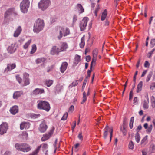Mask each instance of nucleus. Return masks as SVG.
I'll return each mask as SVG.
<instances>
[{
  "mask_svg": "<svg viewBox=\"0 0 155 155\" xmlns=\"http://www.w3.org/2000/svg\"><path fill=\"white\" fill-rule=\"evenodd\" d=\"M44 26L43 20L38 19L34 24L33 30L34 32L37 33L39 32L43 29Z\"/></svg>",
  "mask_w": 155,
  "mask_h": 155,
  "instance_id": "obj_1",
  "label": "nucleus"
},
{
  "mask_svg": "<svg viewBox=\"0 0 155 155\" xmlns=\"http://www.w3.org/2000/svg\"><path fill=\"white\" fill-rule=\"evenodd\" d=\"M51 4L50 0H41L38 3V8L42 11L46 10Z\"/></svg>",
  "mask_w": 155,
  "mask_h": 155,
  "instance_id": "obj_2",
  "label": "nucleus"
},
{
  "mask_svg": "<svg viewBox=\"0 0 155 155\" xmlns=\"http://www.w3.org/2000/svg\"><path fill=\"white\" fill-rule=\"evenodd\" d=\"M37 107L38 109L45 110L47 112L49 111L50 109L49 103L45 101H39Z\"/></svg>",
  "mask_w": 155,
  "mask_h": 155,
  "instance_id": "obj_3",
  "label": "nucleus"
},
{
  "mask_svg": "<svg viewBox=\"0 0 155 155\" xmlns=\"http://www.w3.org/2000/svg\"><path fill=\"white\" fill-rule=\"evenodd\" d=\"M29 0H23L20 5L21 11L23 13H26L28 11V9L30 5Z\"/></svg>",
  "mask_w": 155,
  "mask_h": 155,
  "instance_id": "obj_4",
  "label": "nucleus"
},
{
  "mask_svg": "<svg viewBox=\"0 0 155 155\" xmlns=\"http://www.w3.org/2000/svg\"><path fill=\"white\" fill-rule=\"evenodd\" d=\"M88 20L89 18L88 17H85L81 21L79 24L81 31H83L86 29Z\"/></svg>",
  "mask_w": 155,
  "mask_h": 155,
  "instance_id": "obj_5",
  "label": "nucleus"
},
{
  "mask_svg": "<svg viewBox=\"0 0 155 155\" xmlns=\"http://www.w3.org/2000/svg\"><path fill=\"white\" fill-rule=\"evenodd\" d=\"M109 128L108 126L107 125L104 129L105 130L104 133L103 137L104 139H106L108 135V131H109L110 133V142L112 137L113 130L112 127L109 128Z\"/></svg>",
  "mask_w": 155,
  "mask_h": 155,
  "instance_id": "obj_6",
  "label": "nucleus"
},
{
  "mask_svg": "<svg viewBox=\"0 0 155 155\" xmlns=\"http://www.w3.org/2000/svg\"><path fill=\"white\" fill-rule=\"evenodd\" d=\"M8 128V125L6 123H2L0 125V134L3 135L6 133Z\"/></svg>",
  "mask_w": 155,
  "mask_h": 155,
  "instance_id": "obj_7",
  "label": "nucleus"
},
{
  "mask_svg": "<svg viewBox=\"0 0 155 155\" xmlns=\"http://www.w3.org/2000/svg\"><path fill=\"white\" fill-rule=\"evenodd\" d=\"M63 27L59 26L57 27L56 34L58 40H60L63 36Z\"/></svg>",
  "mask_w": 155,
  "mask_h": 155,
  "instance_id": "obj_8",
  "label": "nucleus"
},
{
  "mask_svg": "<svg viewBox=\"0 0 155 155\" xmlns=\"http://www.w3.org/2000/svg\"><path fill=\"white\" fill-rule=\"evenodd\" d=\"M45 93V91L42 88H36L32 92V94L34 95H41Z\"/></svg>",
  "mask_w": 155,
  "mask_h": 155,
  "instance_id": "obj_9",
  "label": "nucleus"
},
{
  "mask_svg": "<svg viewBox=\"0 0 155 155\" xmlns=\"http://www.w3.org/2000/svg\"><path fill=\"white\" fill-rule=\"evenodd\" d=\"M16 65L15 64H7L6 68L4 70V73H7L11 70L14 69L16 67Z\"/></svg>",
  "mask_w": 155,
  "mask_h": 155,
  "instance_id": "obj_10",
  "label": "nucleus"
},
{
  "mask_svg": "<svg viewBox=\"0 0 155 155\" xmlns=\"http://www.w3.org/2000/svg\"><path fill=\"white\" fill-rule=\"evenodd\" d=\"M145 99L142 102L143 107L144 110L148 109L149 107L148 104L149 103V99L147 94L145 96Z\"/></svg>",
  "mask_w": 155,
  "mask_h": 155,
  "instance_id": "obj_11",
  "label": "nucleus"
},
{
  "mask_svg": "<svg viewBox=\"0 0 155 155\" xmlns=\"http://www.w3.org/2000/svg\"><path fill=\"white\" fill-rule=\"evenodd\" d=\"M47 127H48L46 124L45 122L43 121L40 125L39 129L41 132L44 133L46 131Z\"/></svg>",
  "mask_w": 155,
  "mask_h": 155,
  "instance_id": "obj_12",
  "label": "nucleus"
},
{
  "mask_svg": "<svg viewBox=\"0 0 155 155\" xmlns=\"http://www.w3.org/2000/svg\"><path fill=\"white\" fill-rule=\"evenodd\" d=\"M60 52L59 48L56 46H53L50 51V53L52 55L58 54Z\"/></svg>",
  "mask_w": 155,
  "mask_h": 155,
  "instance_id": "obj_13",
  "label": "nucleus"
},
{
  "mask_svg": "<svg viewBox=\"0 0 155 155\" xmlns=\"http://www.w3.org/2000/svg\"><path fill=\"white\" fill-rule=\"evenodd\" d=\"M29 74L27 73H24L23 74V82L24 83L23 85L26 86L28 85L29 84L28 77Z\"/></svg>",
  "mask_w": 155,
  "mask_h": 155,
  "instance_id": "obj_14",
  "label": "nucleus"
},
{
  "mask_svg": "<svg viewBox=\"0 0 155 155\" xmlns=\"http://www.w3.org/2000/svg\"><path fill=\"white\" fill-rule=\"evenodd\" d=\"M30 126V124L28 122H23L21 123L20 124V128L22 130L25 129H28Z\"/></svg>",
  "mask_w": 155,
  "mask_h": 155,
  "instance_id": "obj_15",
  "label": "nucleus"
},
{
  "mask_svg": "<svg viewBox=\"0 0 155 155\" xmlns=\"http://www.w3.org/2000/svg\"><path fill=\"white\" fill-rule=\"evenodd\" d=\"M22 148L21 151L24 152H28L31 150L30 146L28 144L25 143H23Z\"/></svg>",
  "mask_w": 155,
  "mask_h": 155,
  "instance_id": "obj_16",
  "label": "nucleus"
},
{
  "mask_svg": "<svg viewBox=\"0 0 155 155\" xmlns=\"http://www.w3.org/2000/svg\"><path fill=\"white\" fill-rule=\"evenodd\" d=\"M68 47V44L66 42H62L59 48V51L60 52L65 51Z\"/></svg>",
  "mask_w": 155,
  "mask_h": 155,
  "instance_id": "obj_17",
  "label": "nucleus"
},
{
  "mask_svg": "<svg viewBox=\"0 0 155 155\" xmlns=\"http://www.w3.org/2000/svg\"><path fill=\"white\" fill-rule=\"evenodd\" d=\"M15 45V44H12L8 47L7 50L8 53L12 54L15 51L16 48Z\"/></svg>",
  "mask_w": 155,
  "mask_h": 155,
  "instance_id": "obj_18",
  "label": "nucleus"
},
{
  "mask_svg": "<svg viewBox=\"0 0 155 155\" xmlns=\"http://www.w3.org/2000/svg\"><path fill=\"white\" fill-rule=\"evenodd\" d=\"M10 111L11 114L13 115L17 113L18 111V107L16 105L13 106L11 107L10 110Z\"/></svg>",
  "mask_w": 155,
  "mask_h": 155,
  "instance_id": "obj_19",
  "label": "nucleus"
},
{
  "mask_svg": "<svg viewBox=\"0 0 155 155\" xmlns=\"http://www.w3.org/2000/svg\"><path fill=\"white\" fill-rule=\"evenodd\" d=\"M68 65V64L67 62H63L60 68V71L62 73H63L64 72L67 68Z\"/></svg>",
  "mask_w": 155,
  "mask_h": 155,
  "instance_id": "obj_20",
  "label": "nucleus"
},
{
  "mask_svg": "<svg viewBox=\"0 0 155 155\" xmlns=\"http://www.w3.org/2000/svg\"><path fill=\"white\" fill-rule=\"evenodd\" d=\"M22 29L20 26H18L14 34V37H18L20 34L21 31Z\"/></svg>",
  "mask_w": 155,
  "mask_h": 155,
  "instance_id": "obj_21",
  "label": "nucleus"
},
{
  "mask_svg": "<svg viewBox=\"0 0 155 155\" xmlns=\"http://www.w3.org/2000/svg\"><path fill=\"white\" fill-rule=\"evenodd\" d=\"M63 36L65 37L70 34V30L68 28L63 27Z\"/></svg>",
  "mask_w": 155,
  "mask_h": 155,
  "instance_id": "obj_22",
  "label": "nucleus"
},
{
  "mask_svg": "<svg viewBox=\"0 0 155 155\" xmlns=\"http://www.w3.org/2000/svg\"><path fill=\"white\" fill-rule=\"evenodd\" d=\"M107 15V10L106 9H105L102 12L101 14V20L102 21H104L106 19Z\"/></svg>",
  "mask_w": 155,
  "mask_h": 155,
  "instance_id": "obj_23",
  "label": "nucleus"
},
{
  "mask_svg": "<svg viewBox=\"0 0 155 155\" xmlns=\"http://www.w3.org/2000/svg\"><path fill=\"white\" fill-rule=\"evenodd\" d=\"M21 91H15L13 94V98L14 99H17L21 95Z\"/></svg>",
  "mask_w": 155,
  "mask_h": 155,
  "instance_id": "obj_24",
  "label": "nucleus"
},
{
  "mask_svg": "<svg viewBox=\"0 0 155 155\" xmlns=\"http://www.w3.org/2000/svg\"><path fill=\"white\" fill-rule=\"evenodd\" d=\"M155 150V144H151L149 147L148 152L150 153H151L154 152Z\"/></svg>",
  "mask_w": 155,
  "mask_h": 155,
  "instance_id": "obj_25",
  "label": "nucleus"
},
{
  "mask_svg": "<svg viewBox=\"0 0 155 155\" xmlns=\"http://www.w3.org/2000/svg\"><path fill=\"white\" fill-rule=\"evenodd\" d=\"M77 6L78 9V10L79 13L81 14L84 12V9L81 4H78L77 5Z\"/></svg>",
  "mask_w": 155,
  "mask_h": 155,
  "instance_id": "obj_26",
  "label": "nucleus"
},
{
  "mask_svg": "<svg viewBox=\"0 0 155 155\" xmlns=\"http://www.w3.org/2000/svg\"><path fill=\"white\" fill-rule=\"evenodd\" d=\"M51 136V135L48 133L43 135L41 138V140L42 141H45L49 139Z\"/></svg>",
  "mask_w": 155,
  "mask_h": 155,
  "instance_id": "obj_27",
  "label": "nucleus"
},
{
  "mask_svg": "<svg viewBox=\"0 0 155 155\" xmlns=\"http://www.w3.org/2000/svg\"><path fill=\"white\" fill-rule=\"evenodd\" d=\"M23 143H17L15 144V147L16 149L20 151H21L22 148V147Z\"/></svg>",
  "mask_w": 155,
  "mask_h": 155,
  "instance_id": "obj_28",
  "label": "nucleus"
},
{
  "mask_svg": "<svg viewBox=\"0 0 155 155\" xmlns=\"http://www.w3.org/2000/svg\"><path fill=\"white\" fill-rule=\"evenodd\" d=\"M143 85V82L142 81H140L138 84L137 87V92L138 93L140 92L142 89V87Z\"/></svg>",
  "mask_w": 155,
  "mask_h": 155,
  "instance_id": "obj_29",
  "label": "nucleus"
},
{
  "mask_svg": "<svg viewBox=\"0 0 155 155\" xmlns=\"http://www.w3.org/2000/svg\"><path fill=\"white\" fill-rule=\"evenodd\" d=\"M53 81L51 80H46L45 82V84L48 87H49L53 84Z\"/></svg>",
  "mask_w": 155,
  "mask_h": 155,
  "instance_id": "obj_30",
  "label": "nucleus"
},
{
  "mask_svg": "<svg viewBox=\"0 0 155 155\" xmlns=\"http://www.w3.org/2000/svg\"><path fill=\"white\" fill-rule=\"evenodd\" d=\"M87 100V97L86 93L84 91L83 93V99L82 101L81 102V104H84Z\"/></svg>",
  "mask_w": 155,
  "mask_h": 155,
  "instance_id": "obj_31",
  "label": "nucleus"
},
{
  "mask_svg": "<svg viewBox=\"0 0 155 155\" xmlns=\"http://www.w3.org/2000/svg\"><path fill=\"white\" fill-rule=\"evenodd\" d=\"M45 61V59L44 58H41L37 59L35 62L37 64H39L44 62Z\"/></svg>",
  "mask_w": 155,
  "mask_h": 155,
  "instance_id": "obj_32",
  "label": "nucleus"
},
{
  "mask_svg": "<svg viewBox=\"0 0 155 155\" xmlns=\"http://www.w3.org/2000/svg\"><path fill=\"white\" fill-rule=\"evenodd\" d=\"M12 12V9H9L7 10L5 14V18H7L8 15H11Z\"/></svg>",
  "mask_w": 155,
  "mask_h": 155,
  "instance_id": "obj_33",
  "label": "nucleus"
},
{
  "mask_svg": "<svg viewBox=\"0 0 155 155\" xmlns=\"http://www.w3.org/2000/svg\"><path fill=\"white\" fill-rule=\"evenodd\" d=\"M37 49L36 45L35 44H33L32 46V49L30 53L31 54H33L35 52Z\"/></svg>",
  "mask_w": 155,
  "mask_h": 155,
  "instance_id": "obj_34",
  "label": "nucleus"
},
{
  "mask_svg": "<svg viewBox=\"0 0 155 155\" xmlns=\"http://www.w3.org/2000/svg\"><path fill=\"white\" fill-rule=\"evenodd\" d=\"M148 136H146L141 140V144L143 146L145 145L146 144V141L147 139Z\"/></svg>",
  "mask_w": 155,
  "mask_h": 155,
  "instance_id": "obj_35",
  "label": "nucleus"
},
{
  "mask_svg": "<svg viewBox=\"0 0 155 155\" xmlns=\"http://www.w3.org/2000/svg\"><path fill=\"white\" fill-rule=\"evenodd\" d=\"M80 56L76 55L75 58V63L77 64L80 61Z\"/></svg>",
  "mask_w": 155,
  "mask_h": 155,
  "instance_id": "obj_36",
  "label": "nucleus"
},
{
  "mask_svg": "<svg viewBox=\"0 0 155 155\" xmlns=\"http://www.w3.org/2000/svg\"><path fill=\"white\" fill-rule=\"evenodd\" d=\"M140 139V137L139 134L138 133V132H137L135 136V139L137 143L139 142Z\"/></svg>",
  "mask_w": 155,
  "mask_h": 155,
  "instance_id": "obj_37",
  "label": "nucleus"
},
{
  "mask_svg": "<svg viewBox=\"0 0 155 155\" xmlns=\"http://www.w3.org/2000/svg\"><path fill=\"white\" fill-rule=\"evenodd\" d=\"M120 131L123 133V134L124 136H125L127 134V130L125 128V127L123 126V127H121L120 128Z\"/></svg>",
  "mask_w": 155,
  "mask_h": 155,
  "instance_id": "obj_38",
  "label": "nucleus"
},
{
  "mask_svg": "<svg viewBox=\"0 0 155 155\" xmlns=\"http://www.w3.org/2000/svg\"><path fill=\"white\" fill-rule=\"evenodd\" d=\"M98 53V50L97 49H95L93 51V57L97 58Z\"/></svg>",
  "mask_w": 155,
  "mask_h": 155,
  "instance_id": "obj_39",
  "label": "nucleus"
},
{
  "mask_svg": "<svg viewBox=\"0 0 155 155\" xmlns=\"http://www.w3.org/2000/svg\"><path fill=\"white\" fill-rule=\"evenodd\" d=\"M63 87L62 85L58 84L57 85L56 87V90L58 91H60L63 89Z\"/></svg>",
  "mask_w": 155,
  "mask_h": 155,
  "instance_id": "obj_40",
  "label": "nucleus"
},
{
  "mask_svg": "<svg viewBox=\"0 0 155 155\" xmlns=\"http://www.w3.org/2000/svg\"><path fill=\"white\" fill-rule=\"evenodd\" d=\"M134 119V118L133 117H131L129 123V127L130 129H132L133 127V124Z\"/></svg>",
  "mask_w": 155,
  "mask_h": 155,
  "instance_id": "obj_41",
  "label": "nucleus"
},
{
  "mask_svg": "<svg viewBox=\"0 0 155 155\" xmlns=\"http://www.w3.org/2000/svg\"><path fill=\"white\" fill-rule=\"evenodd\" d=\"M85 44L84 38L83 37L81 39V42L80 43V46L81 48H82L84 46Z\"/></svg>",
  "mask_w": 155,
  "mask_h": 155,
  "instance_id": "obj_42",
  "label": "nucleus"
},
{
  "mask_svg": "<svg viewBox=\"0 0 155 155\" xmlns=\"http://www.w3.org/2000/svg\"><path fill=\"white\" fill-rule=\"evenodd\" d=\"M31 42V40H28V41L26 42L25 44L24 45L23 47L24 49H26L28 47L30 44Z\"/></svg>",
  "mask_w": 155,
  "mask_h": 155,
  "instance_id": "obj_43",
  "label": "nucleus"
},
{
  "mask_svg": "<svg viewBox=\"0 0 155 155\" xmlns=\"http://www.w3.org/2000/svg\"><path fill=\"white\" fill-rule=\"evenodd\" d=\"M68 114L67 112L65 113L64 114L63 116L61 118V120H66L67 118Z\"/></svg>",
  "mask_w": 155,
  "mask_h": 155,
  "instance_id": "obj_44",
  "label": "nucleus"
},
{
  "mask_svg": "<svg viewBox=\"0 0 155 155\" xmlns=\"http://www.w3.org/2000/svg\"><path fill=\"white\" fill-rule=\"evenodd\" d=\"M153 126L151 124L149 125L147 129V132L148 133H150L152 129Z\"/></svg>",
  "mask_w": 155,
  "mask_h": 155,
  "instance_id": "obj_45",
  "label": "nucleus"
},
{
  "mask_svg": "<svg viewBox=\"0 0 155 155\" xmlns=\"http://www.w3.org/2000/svg\"><path fill=\"white\" fill-rule=\"evenodd\" d=\"M100 9V7L99 5L98 4L96 6L95 9L94 11V14L96 16H97V12Z\"/></svg>",
  "mask_w": 155,
  "mask_h": 155,
  "instance_id": "obj_46",
  "label": "nucleus"
},
{
  "mask_svg": "<svg viewBox=\"0 0 155 155\" xmlns=\"http://www.w3.org/2000/svg\"><path fill=\"white\" fill-rule=\"evenodd\" d=\"M129 148L130 149H133L134 148V143L132 141H130L129 144Z\"/></svg>",
  "mask_w": 155,
  "mask_h": 155,
  "instance_id": "obj_47",
  "label": "nucleus"
},
{
  "mask_svg": "<svg viewBox=\"0 0 155 155\" xmlns=\"http://www.w3.org/2000/svg\"><path fill=\"white\" fill-rule=\"evenodd\" d=\"M22 136L24 139H26L28 136V134L26 132H23L22 133Z\"/></svg>",
  "mask_w": 155,
  "mask_h": 155,
  "instance_id": "obj_48",
  "label": "nucleus"
},
{
  "mask_svg": "<svg viewBox=\"0 0 155 155\" xmlns=\"http://www.w3.org/2000/svg\"><path fill=\"white\" fill-rule=\"evenodd\" d=\"M96 60L97 58L93 57L90 65V66H91V68H92L93 64H95Z\"/></svg>",
  "mask_w": 155,
  "mask_h": 155,
  "instance_id": "obj_49",
  "label": "nucleus"
},
{
  "mask_svg": "<svg viewBox=\"0 0 155 155\" xmlns=\"http://www.w3.org/2000/svg\"><path fill=\"white\" fill-rule=\"evenodd\" d=\"M152 76V73H150L149 74L147 75L146 78V81L148 82Z\"/></svg>",
  "mask_w": 155,
  "mask_h": 155,
  "instance_id": "obj_50",
  "label": "nucleus"
},
{
  "mask_svg": "<svg viewBox=\"0 0 155 155\" xmlns=\"http://www.w3.org/2000/svg\"><path fill=\"white\" fill-rule=\"evenodd\" d=\"M16 79L18 83L20 84L21 83L22 81V79L20 78L19 75H17L16 76Z\"/></svg>",
  "mask_w": 155,
  "mask_h": 155,
  "instance_id": "obj_51",
  "label": "nucleus"
},
{
  "mask_svg": "<svg viewBox=\"0 0 155 155\" xmlns=\"http://www.w3.org/2000/svg\"><path fill=\"white\" fill-rule=\"evenodd\" d=\"M155 51V49H153L152 50L150 51L148 54L147 56L148 58L151 57L152 54H153V52Z\"/></svg>",
  "mask_w": 155,
  "mask_h": 155,
  "instance_id": "obj_52",
  "label": "nucleus"
},
{
  "mask_svg": "<svg viewBox=\"0 0 155 155\" xmlns=\"http://www.w3.org/2000/svg\"><path fill=\"white\" fill-rule=\"evenodd\" d=\"M150 44L152 47H153L155 45V39H153L151 40Z\"/></svg>",
  "mask_w": 155,
  "mask_h": 155,
  "instance_id": "obj_53",
  "label": "nucleus"
},
{
  "mask_svg": "<svg viewBox=\"0 0 155 155\" xmlns=\"http://www.w3.org/2000/svg\"><path fill=\"white\" fill-rule=\"evenodd\" d=\"M151 106L153 108H154L155 107V100L153 98V99H152L151 100Z\"/></svg>",
  "mask_w": 155,
  "mask_h": 155,
  "instance_id": "obj_54",
  "label": "nucleus"
},
{
  "mask_svg": "<svg viewBox=\"0 0 155 155\" xmlns=\"http://www.w3.org/2000/svg\"><path fill=\"white\" fill-rule=\"evenodd\" d=\"M155 88V82H153L151 83L150 86V89L153 90Z\"/></svg>",
  "mask_w": 155,
  "mask_h": 155,
  "instance_id": "obj_55",
  "label": "nucleus"
},
{
  "mask_svg": "<svg viewBox=\"0 0 155 155\" xmlns=\"http://www.w3.org/2000/svg\"><path fill=\"white\" fill-rule=\"evenodd\" d=\"M77 18V16L76 15H74L73 17V23L74 24L76 21Z\"/></svg>",
  "mask_w": 155,
  "mask_h": 155,
  "instance_id": "obj_56",
  "label": "nucleus"
},
{
  "mask_svg": "<svg viewBox=\"0 0 155 155\" xmlns=\"http://www.w3.org/2000/svg\"><path fill=\"white\" fill-rule=\"evenodd\" d=\"M138 74V71H136L135 74L134 76V78H133V81L134 83V84H135L136 82V76Z\"/></svg>",
  "mask_w": 155,
  "mask_h": 155,
  "instance_id": "obj_57",
  "label": "nucleus"
},
{
  "mask_svg": "<svg viewBox=\"0 0 155 155\" xmlns=\"http://www.w3.org/2000/svg\"><path fill=\"white\" fill-rule=\"evenodd\" d=\"M78 80H77L73 82L72 83V85L73 86L75 87L76 86L78 83Z\"/></svg>",
  "mask_w": 155,
  "mask_h": 155,
  "instance_id": "obj_58",
  "label": "nucleus"
},
{
  "mask_svg": "<svg viewBox=\"0 0 155 155\" xmlns=\"http://www.w3.org/2000/svg\"><path fill=\"white\" fill-rule=\"evenodd\" d=\"M86 82H87V81L86 79H85L83 83V85L82 86V91H83V90H84V87H85V85L86 84Z\"/></svg>",
  "mask_w": 155,
  "mask_h": 155,
  "instance_id": "obj_59",
  "label": "nucleus"
},
{
  "mask_svg": "<svg viewBox=\"0 0 155 155\" xmlns=\"http://www.w3.org/2000/svg\"><path fill=\"white\" fill-rule=\"evenodd\" d=\"M74 110V107L73 105H71L69 109V112H72Z\"/></svg>",
  "mask_w": 155,
  "mask_h": 155,
  "instance_id": "obj_60",
  "label": "nucleus"
},
{
  "mask_svg": "<svg viewBox=\"0 0 155 155\" xmlns=\"http://www.w3.org/2000/svg\"><path fill=\"white\" fill-rule=\"evenodd\" d=\"M150 64L149 62L146 61L144 63V66L146 68H149V67Z\"/></svg>",
  "mask_w": 155,
  "mask_h": 155,
  "instance_id": "obj_61",
  "label": "nucleus"
},
{
  "mask_svg": "<svg viewBox=\"0 0 155 155\" xmlns=\"http://www.w3.org/2000/svg\"><path fill=\"white\" fill-rule=\"evenodd\" d=\"M48 147V145L47 144H44L42 145V148L43 150L46 149Z\"/></svg>",
  "mask_w": 155,
  "mask_h": 155,
  "instance_id": "obj_62",
  "label": "nucleus"
},
{
  "mask_svg": "<svg viewBox=\"0 0 155 155\" xmlns=\"http://www.w3.org/2000/svg\"><path fill=\"white\" fill-rule=\"evenodd\" d=\"M54 129V127H52L50 131L48 133L51 135L53 133Z\"/></svg>",
  "mask_w": 155,
  "mask_h": 155,
  "instance_id": "obj_63",
  "label": "nucleus"
},
{
  "mask_svg": "<svg viewBox=\"0 0 155 155\" xmlns=\"http://www.w3.org/2000/svg\"><path fill=\"white\" fill-rule=\"evenodd\" d=\"M78 138L81 140H83V136L82 135V133H79L78 135Z\"/></svg>",
  "mask_w": 155,
  "mask_h": 155,
  "instance_id": "obj_64",
  "label": "nucleus"
}]
</instances>
